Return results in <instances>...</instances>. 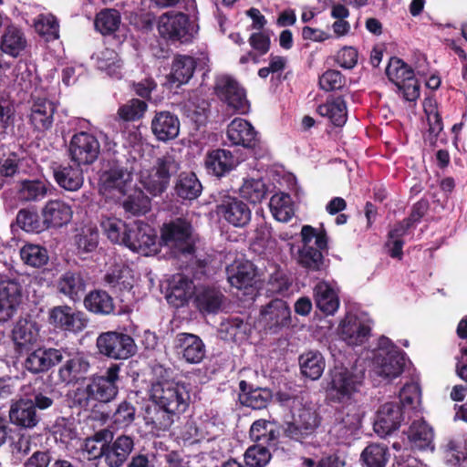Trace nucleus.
Instances as JSON below:
<instances>
[{"label":"nucleus","instance_id":"1","mask_svg":"<svg viewBox=\"0 0 467 467\" xmlns=\"http://www.w3.org/2000/svg\"><path fill=\"white\" fill-rule=\"evenodd\" d=\"M300 244L291 246V254L296 264L309 271H320L324 267L322 251L327 247V235L310 225H304L300 233Z\"/></svg>","mask_w":467,"mask_h":467},{"label":"nucleus","instance_id":"2","mask_svg":"<svg viewBox=\"0 0 467 467\" xmlns=\"http://www.w3.org/2000/svg\"><path fill=\"white\" fill-rule=\"evenodd\" d=\"M119 372L120 366L111 364L102 374L92 376L86 388L75 391L76 402L88 407L89 400L109 402L114 400L119 393Z\"/></svg>","mask_w":467,"mask_h":467},{"label":"nucleus","instance_id":"3","mask_svg":"<svg viewBox=\"0 0 467 467\" xmlns=\"http://www.w3.org/2000/svg\"><path fill=\"white\" fill-rule=\"evenodd\" d=\"M365 380V368L361 366L350 368L337 365L330 371L327 392L331 400L348 402L360 392Z\"/></svg>","mask_w":467,"mask_h":467},{"label":"nucleus","instance_id":"4","mask_svg":"<svg viewBox=\"0 0 467 467\" xmlns=\"http://www.w3.org/2000/svg\"><path fill=\"white\" fill-rule=\"evenodd\" d=\"M179 168L178 153L171 149L156 160L154 166L140 171V182L150 194L158 195L166 190L171 176Z\"/></svg>","mask_w":467,"mask_h":467},{"label":"nucleus","instance_id":"5","mask_svg":"<svg viewBox=\"0 0 467 467\" xmlns=\"http://www.w3.org/2000/svg\"><path fill=\"white\" fill-rule=\"evenodd\" d=\"M135 169L122 164H113L99 176V192L106 199L120 201L133 190Z\"/></svg>","mask_w":467,"mask_h":467},{"label":"nucleus","instance_id":"6","mask_svg":"<svg viewBox=\"0 0 467 467\" xmlns=\"http://www.w3.org/2000/svg\"><path fill=\"white\" fill-rule=\"evenodd\" d=\"M405 359L403 354L388 337L379 340V347L373 352L371 371L384 379H393L403 371Z\"/></svg>","mask_w":467,"mask_h":467},{"label":"nucleus","instance_id":"7","mask_svg":"<svg viewBox=\"0 0 467 467\" xmlns=\"http://www.w3.org/2000/svg\"><path fill=\"white\" fill-rule=\"evenodd\" d=\"M293 421L287 422L285 434L297 441L311 437L319 425V418L311 403L304 400H293Z\"/></svg>","mask_w":467,"mask_h":467},{"label":"nucleus","instance_id":"8","mask_svg":"<svg viewBox=\"0 0 467 467\" xmlns=\"http://www.w3.org/2000/svg\"><path fill=\"white\" fill-rule=\"evenodd\" d=\"M150 396L160 408L179 414L186 410L191 399L187 386L175 381H161L153 384Z\"/></svg>","mask_w":467,"mask_h":467},{"label":"nucleus","instance_id":"9","mask_svg":"<svg viewBox=\"0 0 467 467\" xmlns=\"http://www.w3.org/2000/svg\"><path fill=\"white\" fill-rule=\"evenodd\" d=\"M97 347L99 353L113 359H127L136 352L133 338L115 331L100 334L97 338Z\"/></svg>","mask_w":467,"mask_h":467},{"label":"nucleus","instance_id":"10","mask_svg":"<svg viewBox=\"0 0 467 467\" xmlns=\"http://www.w3.org/2000/svg\"><path fill=\"white\" fill-rule=\"evenodd\" d=\"M158 31L165 38L182 43L190 42L197 33L194 26L190 24L188 16L182 13H166L161 16Z\"/></svg>","mask_w":467,"mask_h":467},{"label":"nucleus","instance_id":"11","mask_svg":"<svg viewBox=\"0 0 467 467\" xmlns=\"http://www.w3.org/2000/svg\"><path fill=\"white\" fill-rule=\"evenodd\" d=\"M68 151L70 159L78 165H89L98 160L100 144L92 133L79 131L71 137Z\"/></svg>","mask_w":467,"mask_h":467},{"label":"nucleus","instance_id":"12","mask_svg":"<svg viewBox=\"0 0 467 467\" xmlns=\"http://www.w3.org/2000/svg\"><path fill=\"white\" fill-rule=\"evenodd\" d=\"M215 92L228 107L240 114H246L250 109V103L246 99L244 89L230 76H220L216 78Z\"/></svg>","mask_w":467,"mask_h":467},{"label":"nucleus","instance_id":"13","mask_svg":"<svg viewBox=\"0 0 467 467\" xmlns=\"http://www.w3.org/2000/svg\"><path fill=\"white\" fill-rule=\"evenodd\" d=\"M161 243L175 253L191 254L192 245V225L185 220L178 219L170 223L164 224L161 229Z\"/></svg>","mask_w":467,"mask_h":467},{"label":"nucleus","instance_id":"14","mask_svg":"<svg viewBox=\"0 0 467 467\" xmlns=\"http://www.w3.org/2000/svg\"><path fill=\"white\" fill-rule=\"evenodd\" d=\"M48 320L55 328L74 334L85 329L88 322L83 312L67 305L51 308L48 312Z\"/></svg>","mask_w":467,"mask_h":467},{"label":"nucleus","instance_id":"15","mask_svg":"<svg viewBox=\"0 0 467 467\" xmlns=\"http://www.w3.org/2000/svg\"><path fill=\"white\" fill-rule=\"evenodd\" d=\"M125 246L133 252L150 255L157 252V235L154 229L141 221L130 225Z\"/></svg>","mask_w":467,"mask_h":467},{"label":"nucleus","instance_id":"16","mask_svg":"<svg viewBox=\"0 0 467 467\" xmlns=\"http://www.w3.org/2000/svg\"><path fill=\"white\" fill-rule=\"evenodd\" d=\"M364 412L359 406L350 404L339 411L332 431L341 442L357 434L361 427Z\"/></svg>","mask_w":467,"mask_h":467},{"label":"nucleus","instance_id":"17","mask_svg":"<svg viewBox=\"0 0 467 467\" xmlns=\"http://www.w3.org/2000/svg\"><path fill=\"white\" fill-rule=\"evenodd\" d=\"M219 217L224 219L235 227H244L251 220L250 208L243 201L231 196H226L216 209Z\"/></svg>","mask_w":467,"mask_h":467},{"label":"nucleus","instance_id":"18","mask_svg":"<svg viewBox=\"0 0 467 467\" xmlns=\"http://www.w3.org/2000/svg\"><path fill=\"white\" fill-rule=\"evenodd\" d=\"M135 446L134 438L122 434L113 441L105 443V463L108 467H121Z\"/></svg>","mask_w":467,"mask_h":467},{"label":"nucleus","instance_id":"19","mask_svg":"<svg viewBox=\"0 0 467 467\" xmlns=\"http://www.w3.org/2000/svg\"><path fill=\"white\" fill-rule=\"evenodd\" d=\"M402 420L400 407L394 402H386L380 406L374 422V431L381 437L399 429Z\"/></svg>","mask_w":467,"mask_h":467},{"label":"nucleus","instance_id":"20","mask_svg":"<svg viewBox=\"0 0 467 467\" xmlns=\"http://www.w3.org/2000/svg\"><path fill=\"white\" fill-rule=\"evenodd\" d=\"M63 359L62 350L39 348L31 352L25 360V368L34 373L47 371Z\"/></svg>","mask_w":467,"mask_h":467},{"label":"nucleus","instance_id":"21","mask_svg":"<svg viewBox=\"0 0 467 467\" xmlns=\"http://www.w3.org/2000/svg\"><path fill=\"white\" fill-rule=\"evenodd\" d=\"M21 302L20 285L14 281L0 282V322L9 320Z\"/></svg>","mask_w":467,"mask_h":467},{"label":"nucleus","instance_id":"22","mask_svg":"<svg viewBox=\"0 0 467 467\" xmlns=\"http://www.w3.org/2000/svg\"><path fill=\"white\" fill-rule=\"evenodd\" d=\"M43 223L47 228H59L67 224L73 216L69 204L60 200L48 201L41 211Z\"/></svg>","mask_w":467,"mask_h":467},{"label":"nucleus","instance_id":"23","mask_svg":"<svg viewBox=\"0 0 467 467\" xmlns=\"http://www.w3.org/2000/svg\"><path fill=\"white\" fill-rule=\"evenodd\" d=\"M290 313L285 301L274 299L262 308L259 322L268 329L284 327L288 324Z\"/></svg>","mask_w":467,"mask_h":467},{"label":"nucleus","instance_id":"24","mask_svg":"<svg viewBox=\"0 0 467 467\" xmlns=\"http://www.w3.org/2000/svg\"><path fill=\"white\" fill-rule=\"evenodd\" d=\"M228 282L237 289L249 287L256 276V269L253 263L239 258L226 267Z\"/></svg>","mask_w":467,"mask_h":467},{"label":"nucleus","instance_id":"25","mask_svg":"<svg viewBox=\"0 0 467 467\" xmlns=\"http://www.w3.org/2000/svg\"><path fill=\"white\" fill-rule=\"evenodd\" d=\"M175 348L178 354L189 363H199L205 355L204 344L193 334L180 333L175 338Z\"/></svg>","mask_w":467,"mask_h":467},{"label":"nucleus","instance_id":"26","mask_svg":"<svg viewBox=\"0 0 467 467\" xmlns=\"http://www.w3.org/2000/svg\"><path fill=\"white\" fill-rule=\"evenodd\" d=\"M226 136L232 145L252 148L256 144L257 133L247 120L235 118L228 125Z\"/></svg>","mask_w":467,"mask_h":467},{"label":"nucleus","instance_id":"27","mask_svg":"<svg viewBox=\"0 0 467 467\" xmlns=\"http://www.w3.org/2000/svg\"><path fill=\"white\" fill-rule=\"evenodd\" d=\"M26 47V35L19 26L9 24L4 27L0 39V49L3 53L12 57H18Z\"/></svg>","mask_w":467,"mask_h":467},{"label":"nucleus","instance_id":"28","mask_svg":"<svg viewBox=\"0 0 467 467\" xmlns=\"http://www.w3.org/2000/svg\"><path fill=\"white\" fill-rule=\"evenodd\" d=\"M370 327L356 316H347L340 325L339 335L348 345H362L368 337Z\"/></svg>","mask_w":467,"mask_h":467},{"label":"nucleus","instance_id":"29","mask_svg":"<svg viewBox=\"0 0 467 467\" xmlns=\"http://www.w3.org/2000/svg\"><path fill=\"white\" fill-rule=\"evenodd\" d=\"M151 130L159 140H172L179 135L180 121L171 112L161 111L151 120Z\"/></svg>","mask_w":467,"mask_h":467},{"label":"nucleus","instance_id":"30","mask_svg":"<svg viewBox=\"0 0 467 467\" xmlns=\"http://www.w3.org/2000/svg\"><path fill=\"white\" fill-rule=\"evenodd\" d=\"M57 291L72 301H78L86 290V283L78 272L67 271L62 274L56 284Z\"/></svg>","mask_w":467,"mask_h":467},{"label":"nucleus","instance_id":"31","mask_svg":"<svg viewBox=\"0 0 467 467\" xmlns=\"http://www.w3.org/2000/svg\"><path fill=\"white\" fill-rule=\"evenodd\" d=\"M56 106L52 101L37 98L31 106L30 121L36 130H48L52 126Z\"/></svg>","mask_w":467,"mask_h":467},{"label":"nucleus","instance_id":"32","mask_svg":"<svg viewBox=\"0 0 467 467\" xmlns=\"http://www.w3.org/2000/svg\"><path fill=\"white\" fill-rule=\"evenodd\" d=\"M9 418L13 424L24 428H33L38 421L32 400H20L12 404Z\"/></svg>","mask_w":467,"mask_h":467},{"label":"nucleus","instance_id":"33","mask_svg":"<svg viewBox=\"0 0 467 467\" xmlns=\"http://www.w3.org/2000/svg\"><path fill=\"white\" fill-rule=\"evenodd\" d=\"M237 165V160L231 151L224 149L214 150L207 154L205 166L215 176L221 177Z\"/></svg>","mask_w":467,"mask_h":467},{"label":"nucleus","instance_id":"34","mask_svg":"<svg viewBox=\"0 0 467 467\" xmlns=\"http://www.w3.org/2000/svg\"><path fill=\"white\" fill-rule=\"evenodd\" d=\"M92 58L95 60L99 70L105 72L108 76L120 78L122 74V60L114 50L104 47L96 52Z\"/></svg>","mask_w":467,"mask_h":467},{"label":"nucleus","instance_id":"35","mask_svg":"<svg viewBox=\"0 0 467 467\" xmlns=\"http://www.w3.org/2000/svg\"><path fill=\"white\" fill-rule=\"evenodd\" d=\"M314 296L317 308L326 315H334L339 307V299L337 292L331 285L321 281L314 288Z\"/></svg>","mask_w":467,"mask_h":467},{"label":"nucleus","instance_id":"36","mask_svg":"<svg viewBox=\"0 0 467 467\" xmlns=\"http://www.w3.org/2000/svg\"><path fill=\"white\" fill-rule=\"evenodd\" d=\"M195 286L192 281L182 275L173 277L171 292L167 300L175 307L182 306L194 294Z\"/></svg>","mask_w":467,"mask_h":467},{"label":"nucleus","instance_id":"37","mask_svg":"<svg viewBox=\"0 0 467 467\" xmlns=\"http://www.w3.org/2000/svg\"><path fill=\"white\" fill-rule=\"evenodd\" d=\"M412 445L419 450H433L434 433L432 428L423 420H414L408 433Z\"/></svg>","mask_w":467,"mask_h":467},{"label":"nucleus","instance_id":"38","mask_svg":"<svg viewBox=\"0 0 467 467\" xmlns=\"http://www.w3.org/2000/svg\"><path fill=\"white\" fill-rule=\"evenodd\" d=\"M39 327L37 324L28 319H19L12 331L15 344L19 348H26L37 342Z\"/></svg>","mask_w":467,"mask_h":467},{"label":"nucleus","instance_id":"39","mask_svg":"<svg viewBox=\"0 0 467 467\" xmlns=\"http://www.w3.org/2000/svg\"><path fill=\"white\" fill-rule=\"evenodd\" d=\"M88 360L82 356H75L66 361V363L59 368L58 377L61 382L69 384L77 381L89 369Z\"/></svg>","mask_w":467,"mask_h":467},{"label":"nucleus","instance_id":"40","mask_svg":"<svg viewBox=\"0 0 467 467\" xmlns=\"http://www.w3.org/2000/svg\"><path fill=\"white\" fill-rule=\"evenodd\" d=\"M54 177L61 188L70 192L78 191L84 182L82 171L78 167H58L54 171Z\"/></svg>","mask_w":467,"mask_h":467},{"label":"nucleus","instance_id":"41","mask_svg":"<svg viewBox=\"0 0 467 467\" xmlns=\"http://www.w3.org/2000/svg\"><path fill=\"white\" fill-rule=\"evenodd\" d=\"M194 302L202 313L215 314L223 303V295L214 288H202L196 294Z\"/></svg>","mask_w":467,"mask_h":467},{"label":"nucleus","instance_id":"42","mask_svg":"<svg viewBox=\"0 0 467 467\" xmlns=\"http://www.w3.org/2000/svg\"><path fill=\"white\" fill-rule=\"evenodd\" d=\"M299 365L304 376L312 380H316L322 376L326 362L321 353L317 351H308L300 356Z\"/></svg>","mask_w":467,"mask_h":467},{"label":"nucleus","instance_id":"43","mask_svg":"<svg viewBox=\"0 0 467 467\" xmlns=\"http://www.w3.org/2000/svg\"><path fill=\"white\" fill-rule=\"evenodd\" d=\"M195 60L189 56H177L172 63L170 78L178 86L187 83L192 77L195 69Z\"/></svg>","mask_w":467,"mask_h":467},{"label":"nucleus","instance_id":"44","mask_svg":"<svg viewBox=\"0 0 467 467\" xmlns=\"http://www.w3.org/2000/svg\"><path fill=\"white\" fill-rule=\"evenodd\" d=\"M85 307L93 313L109 315L114 310L112 297L105 291L95 290L86 296Z\"/></svg>","mask_w":467,"mask_h":467},{"label":"nucleus","instance_id":"45","mask_svg":"<svg viewBox=\"0 0 467 467\" xmlns=\"http://www.w3.org/2000/svg\"><path fill=\"white\" fill-rule=\"evenodd\" d=\"M317 112L336 126H343L347 121V106L341 98L327 100L317 108Z\"/></svg>","mask_w":467,"mask_h":467},{"label":"nucleus","instance_id":"46","mask_svg":"<svg viewBox=\"0 0 467 467\" xmlns=\"http://www.w3.org/2000/svg\"><path fill=\"white\" fill-rule=\"evenodd\" d=\"M175 192L182 199L193 200L202 192V184L193 172H182L175 184Z\"/></svg>","mask_w":467,"mask_h":467},{"label":"nucleus","instance_id":"47","mask_svg":"<svg viewBox=\"0 0 467 467\" xmlns=\"http://www.w3.org/2000/svg\"><path fill=\"white\" fill-rule=\"evenodd\" d=\"M273 216L279 222L286 223L294 215V207L290 195L279 192L274 194L269 202Z\"/></svg>","mask_w":467,"mask_h":467},{"label":"nucleus","instance_id":"48","mask_svg":"<svg viewBox=\"0 0 467 467\" xmlns=\"http://www.w3.org/2000/svg\"><path fill=\"white\" fill-rule=\"evenodd\" d=\"M412 225V219L407 218L402 222L395 224L389 233V241L387 246L391 257L401 258L403 241L402 237L407 234Z\"/></svg>","mask_w":467,"mask_h":467},{"label":"nucleus","instance_id":"49","mask_svg":"<svg viewBox=\"0 0 467 467\" xmlns=\"http://www.w3.org/2000/svg\"><path fill=\"white\" fill-rule=\"evenodd\" d=\"M100 225L104 234L112 243L125 245L130 225L116 217H103Z\"/></svg>","mask_w":467,"mask_h":467},{"label":"nucleus","instance_id":"50","mask_svg":"<svg viewBox=\"0 0 467 467\" xmlns=\"http://www.w3.org/2000/svg\"><path fill=\"white\" fill-rule=\"evenodd\" d=\"M388 459L387 447L378 443L368 445L360 455V460L365 467H385Z\"/></svg>","mask_w":467,"mask_h":467},{"label":"nucleus","instance_id":"51","mask_svg":"<svg viewBox=\"0 0 467 467\" xmlns=\"http://www.w3.org/2000/svg\"><path fill=\"white\" fill-rule=\"evenodd\" d=\"M150 199L140 190L134 188L122 202L124 210L133 215L146 213L150 210Z\"/></svg>","mask_w":467,"mask_h":467},{"label":"nucleus","instance_id":"52","mask_svg":"<svg viewBox=\"0 0 467 467\" xmlns=\"http://www.w3.org/2000/svg\"><path fill=\"white\" fill-rule=\"evenodd\" d=\"M240 195L252 203L261 202L266 195V186L261 179H246L239 189Z\"/></svg>","mask_w":467,"mask_h":467},{"label":"nucleus","instance_id":"53","mask_svg":"<svg viewBox=\"0 0 467 467\" xmlns=\"http://www.w3.org/2000/svg\"><path fill=\"white\" fill-rule=\"evenodd\" d=\"M389 79L397 87L403 85L408 79L414 76L413 70L401 59L393 57L386 68Z\"/></svg>","mask_w":467,"mask_h":467},{"label":"nucleus","instance_id":"54","mask_svg":"<svg viewBox=\"0 0 467 467\" xmlns=\"http://www.w3.org/2000/svg\"><path fill=\"white\" fill-rule=\"evenodd\" d=\"M250 437L259 444L266 445L277 438V433L271 422L258 420L250 428Z\"/></svg>","mask_w":467,"mask_h":467},{"label":"nucleus","instance_id":"55","mask_svg":"<svg viewBox=\"0 0 467 467\" xmlns=\"http://www.w3.org/2000/svg\"><path fill=\"white\" fill-rule=\"evenodd\" d=\"M36 31L46 36L47 40L57 39L59 36V25L52 14L39 15L34 23Z\"/></svg>","mask_w":467,"mask_h":467},{"label":"nucleus","instance_id":"56","mask_svg":"<svg viewBox=\"0 0 467 467\" xmlns=\"http://www.w3.org/2000/svg\"><path fill=\"white\" fill-rule=\"evenodd\" d=\"M119 24L120 16L114 9H106L99 12L95 20V27L103 35L116 31Z\"/></svg>","mask_w":467,"mask_h":467},{"label":"nucleus","instance_id":"57","mask_svg":"<svg viewBox=\"0 0 467 467\" xmlns=\"http://www.w3.org/2000/svg\"><path fill=\"white\" fill-rule=\"evenodd\" d=\"M21 259L33 267L45 265L48 261L47 252L44 247L36 244H26L20 250Z\"/></svg>","mask_w":467,"mask_h":467},{"label":"nucleus","instance_id":"58","mask_svg":"<svg viewBox=\"0 0 467 467\" xmlns=\"http://www.w3.org/2000/svg\"><path fill=\"white\" fill-rule=\"evenodd\" d=\"M131 270L124 265H116L105 275L106 283L110 286L131 287Z\"/></svg>","mask_w":467,"mask_h":467},{"label":"nucleus","instance_id":"59","mask_svg":"<svg viewBox=\"0 0 467 467\" xmlns=\"http://www.w3.org/2000/svg\"><path fill=\"white\" fill-rule=\"evenodd\" d=\"M47 185L43 182H24L19 190V198L26 202L38 201L47 195Z\"/></svg>","mask_w":467,"mask_h":467},{"label":"nucleus","instance_id":"60","mask_svg":"<svg viewBox=\"0 0 467 467\" xmlns=\"http://www.w3.org/2000/svg\"><path fill=\"white\" fill-rule=\"evenodd\" d=\"M270 459L269 451L261 444L249 447L244 453V461L249 467H263L269 462Z\"/></svg>","mask_w":467,"mask_h":467},{"label":"nucleus","instance_id":"61","mask_svg":"<svg viewBox=\"0 0 467 467\" xmlns=\"http://www.w3.org/2000/svg\"><path fill=\"white\" fill-rule=\"evenodd\" d=\"M99 243V233L93 227L87 226L75 236V244L79 252L89 253L96 249Z\"/></svg>","mask_w":467,"mask_h":467},{"label":"nucleus","instance_id":"62","mask_svg":"<svg viewBox=\"0 0 467 467\" xmlns=\"http://www.w3.org/2000/svg\"><path fill=\"white\" fill-rule=\"evenodd\" d=\"M135 407L126 400L121 401L112 415V422L117 428L130 426L135 420Z\"/></svg>","mask_w":467,"mask_h":467},{"label":"nucleus","instance_id":"63","mask_svg":"<svg viewBox=\"0 0 467 467\" xmlns=\"http://www.w3.org/2000/svg\"><path fill=\"white\" fill-rule=\"evenodd\" d=\"M147 110V104L138 99L129 100L122 105L118 113L119 117L126 121H134L140 119Z\"/></svg>","mask_w":467,"mask_h":467},{"label":"nucleus","instance_id":"64","mask_svg":"<svg viewBox=\"0 0 467 467\" xmlns=\"http://www.w3.org/2000/svg\"><path fill=\"white\" fill-rule=\"evenodd\" d=\"M272 398L268 389L258 388L244 394L243 403L254 410H261L266 407Z\"/></svg>","mask_w":467,"mask_h":467}]
</instances>
